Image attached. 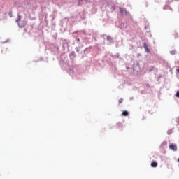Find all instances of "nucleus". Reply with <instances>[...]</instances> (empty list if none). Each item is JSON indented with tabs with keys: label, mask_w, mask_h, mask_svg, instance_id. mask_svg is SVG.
<instances>
[{
	"label": "nucleus",
	"mask_w": 179,
	"mask_h": 179,
	"mask_svg": "<svg viewBox=\"0 0 179 179\" xmlns=\"http://www.w3.org/2000/svg\"><path fill=\"white\" fill-rule=\"evenodd\" d=\"M120 12L122 16H127L128 12L125 8H120Z\"/></svg>",
	"instance_id": "obj_1"
},
{
	"label": "nucleus",
	"mask_w": 179,
	"mask_h": 179,
	"mask_svg": "<svg viewBox=\"0 0 179 179\" xmlns=\"http://www.w3.org/2000/svg\"><path fill=\"white\" fill-rule=\"evenodd\" d=\"M169 149H171V150H173V152H177V145L172 143L169 145Z\"/></svg>",
	"instance_id": "obj_2"
},
{
	"label": "nucleus",
	"mask_w": 179,
	"mask_h": 179,
	"mask_svg": "<svg viewBox=\"0 0 179 179\" xmlns=\"http://www.w3.org/2000/svg\"><path fill=\"white\" fill-rule=\"evenodd\" d=\"M143 45H144V48L146 52H150V50H149V48L148 47V45L146 44V43H144Z\"/></svg>",
	"instance_id": "obj_3"
},
{
	"label": "nucleus",
	"mask_w": 179,
	"mask_h": 179,
	"mask_svg": "<svg viewBox=\"0 0 179 179\" xmlns=\"http://www.w3.org/2000/svg\"><path fill=\"white\" fill-rule=\"evenodd\" d=\"M122 114L123 117H128L129 115V113H128L127 110H124Z\"/></svg>",
	"instance_id": "obj_4"
},
{
	"label": "nucleus",
	"mask_w": 179,
	"mask_h": 179,
	"mask_svg": "<svg viewBox=\"0 0 179 179\" xmlns=\"http://www.w3.org/2000/svg\"><path fill=\"white\" fill-rule=\"evenodd\" d=\"M151 166L152 167H157V162H152Z\"/></svg>",
	"instance_id": "obj_5"
},
{
	"label": "nucleus",
	"mask_w": 179,
	"mask_h": 179,
	"mask_svg": "<svg viewBox=\"0 0 179 179\" xmlns=\"http://www.w3.org/2000/svg\"><path fill=\"white\" fill-rule=\"evenodd\" d=\"M122 101H124V99L120 98V99L118 100V103H119V104L122 103Z\"/></svg>",
	"instance_id": "obj_6"
},
{
	"label": "nucleus",
	"mask_w": 179,
	"mask_h": 179,
	"mask_svg": "<svg viewBox=\"0 0 179 179\" xmlns=\"http://www.w3.org/2000/svg\"><path fill=\"white\" fill-rule=\"evenodd\" d=\"M170 54H171V55H176V51L175 50H171L170 52Z\"/></svg>",
	"instance_id": "obj_7"
},
{
	"label": "nucleus",
	"mask_w": 179,
	"mask_h": 179,
	"mask_svg": "<svg viewBox=\"0 0 179 179\" xmlns=\"http://www.w3.org/2000/svg\"><path fill=\"white\" fill-rule=\"evenodd\" d=\"M107 40H108V41H110L113 40V38H111V36H107Z\"/></svg>",
	"instance_id": "obj_8"
},
{
	"label": "nucleus",
	"mask_w": 179,
	"mask_h": 179,
	"mask_svg": "<svg viewBox=\"0 0 179 179\" xmlns=\"http://www.w3.org/2000/svg\"><path fill=\"white\" fill-rule=\"evenodd\" d=\"M174 36H175V38H178V34H175Z\"/></svg>",
	"instance_id": "obj_9"
},
{
	"label": "nucleus",
	"mask_w": 179,
	"mask_h": 179,
	"mask_svg": "<svg viewBox=\"0 0 179 179\" xmlns=\"http://www.w3.org/2000/svg\"><path fill=\"white\" fill-rule=\"evenodd\" d=\"M176 97L179 98V91H178L177 93H176Z\"/></svg>",
	"instance_id": "obj_10"
},
{
	"label": "nucleus",
	"mask_w": 179,
	"mask_h": 179,
	"mask_svg": "<svg viewBox=\"0 0 179 179\" xmlns=\"http://www.w3.org/2000/svg\"><path fill=\"white\" fill-rule=\"evenodd\" d=\"M178 163H179V158L178 159Z\"/></svg>",
	"instance_id": "obj_11"
},
{
	"label": "nucleus",
	"mask_w": 179,
	"mask_h": 179,
	"mask_svg": "<svg viewBox=\"0 0 179 179\" xmlns=\"http://www.w3.org/2000/svg\"><path fill=\"white\" fill-rule=\"evenodd\" d=\"M175 1H179V0H175Z\"/></svg>",
	"instance_id": "obj_12"
}]
</instances>
